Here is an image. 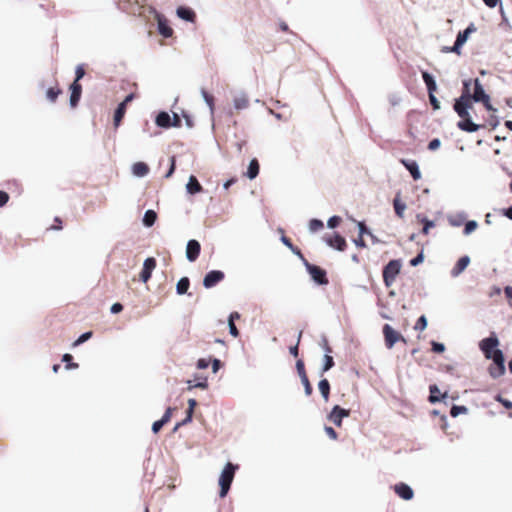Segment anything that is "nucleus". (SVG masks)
I'll list each match as a JSON object with an SVG mask.
<instances>
[{"instance_id":"f257e3e1","label":"nucleus","mask_w":512,"mask_h":512,"mask_svg":"<svg viewBox=\"0 0 512 512\" xmlns=\"http://www.w3.org/2000/svg\"><path fill=\"white\" fill-rule=\"evenodd\" d=\"M237 469L238 465L233 464L231 462H227L226 465L224 466L218 480V484L220 487L219 496L221 498L226 497V495L228 494Z\"/></svg>"},{"instance_id":"f03ea898","label":"nucleus","mask_w":512,"mask_h":512,"mask_svg":"<svg viewBox=\"0 0 512 512\" xmlns=\"http://www.w3.org/2000/svg\"><path fill=\"white\" fill-rule=\"evenodd\" d=\"M402 268L401 259L390 260L382 270L383 282L386 287H391Z\"/></svg>"},{"instance_id":"7ed1b4c3","label":"nucleus","mask_w":512,"mask_h":512,"mask_svg":"<svg viewBox=\"0 0 512 512\" xmlns=\"http://www.w3.org/2000/svg\"><path fill=\"white\" fill-rule=\"evenodd\" d=\"M499 339L495 332H491L490 335L486 338H483L479 342V349L485 356V358H492L496 355L499 346Z\"/></svg>"},{"instance_id":"20e7f679","label":"nucleus","mask_w":512,"mask_h":512,"mask_svg":"<svg viewBox=\"0 0 512 512\" xmlns=\"http://www.w3.org/2000/svg\"><path fill=\"white\" fill-rule=\"evenodd\" d=\"M303 265L315 284L324 286L329 283L327 272L325 269L310 263L307 259L304 260Z\"/></svg>"},{"instance_id":"39448f33","label":"nucleus","mask_w":512,"mask_h":512,"mask_svg":"<svg viewBox=\"0 0 512 512\" xmlns=\"http://www.w3.org/2000/svg\"><path fill=\"white\" fill-rule=\"evenodd\" d=\"M488 359L492 361L488 368V372L491 378L497 379L505 374V358L502 350H497L496 355Z\"/></svg>"},{"instance_id":"423d86ee","label":"nucleus","mask_w":512,"mask_h":512,"mask_svg":"<svg viewBox=\"0 0 512 512\" xmlns=\"http://www.w3.org/2000/svg\"><path fill=\"white\" fill-rule=\"evenodd\" d=\"M382 332L384 336L385 346L388 349H392L394 345L399 341L406 343V339L404 338V336L400 332L396 331L390 324H384Z\"/></svg>"},{"instance_id":"0eeeda50","label":"nucleus","mask_w":512,"mask_h":512,"mask_svg":"<svg viewBox=\"0 0 512 512\" xmlns=\"http://www.w3.org/2000/svg\"><path fill=\"white\" fill-rule=\"evenodd\" d=\"M473 101L466 96H459L454 99L453 110L460 117L464 118L470 114L473 107Z\"/></svg>"},{"instance_id":"6e6552de","label":"nucleus","mask_w":512,"mask_h":512,"mask_svg":"<svg viewBox=\"0 0 512 512\" xmlns=\"http://www.w3.org/2000/svg\"><path fill=\"white\" fill-rule=\"evenodd\" d=\"M350 416V410L334 405L331 411L327 414V420L332 422L335 426L341 427L344 418Z\"/></svg>"},{"instance_id":"1a4fd4ad","label":"nucleus","mask_w":512,"mask_h":512,"mask_svg":"<svg viewBox=\"0 0 512 512\" xmlns=\"http://www.w3.org/2000/svg\"><path fill=\"white\" fill-rule=\"evenodd\" d=\"M134 98V94L133 93H130L128 95H126V97L123 99V101H121L116 109L114 110V115H113V125L115 128H118L125 116V113H126V109H127V105L129 102H131Z\"/></svg>"},{"instance_id":"9d476101","label":"nucleus","mask_w":512,"mask_h":512,"mask_svg":"<svg viewBox=\"0 0 512 512\" xmlns=\"http://www.w3.org/2000/svg\"><path fill=\"white\" fill-rule=\"evenodd\" d=\"M225 274L221 270H210L203 278V286L205 289H211L224 280Z\"/></svg>"},{"instance_id":"9b49d317","label":"nucleus","mask_w":512,"mask_h":512,"mask_svg":"<svg viewBox=\"0 0 512 512\" xmlns=\"http://www.w3.org/2000/svg\"><path fill=\"white\" fill-rule=\"evenodd\" d=\"M484 125L477 124L473 121L471 114L465 116L464 118H460L457 122V128L463 132L474 133L483 128Z\"/></svg>"},{"instance_id":"f8f14e48","label":"nucleus","mask_w":512,"mask_h":512,"mask_svg":"<svg viewBox=\"0 0 512 512\" xmlns=\"http://www.w3.org/2000/svg\"><path fill=\"white\" fill-rule=\"evenodd\" d=\"M323 239L329 247L337 251H344L347 247L346 239L337 232L332 236H325Z\"/></svg>"},{"instance_id":"ddd939ff","label":"nucleus","mask_w":512,"mask_h":512,"mask_svg":"<svg viewBox=\"0 0 512 512\" xmlns=\"http://www.w3.org/2000/svg\"><path fill=\"white\" fill-rule=\"evenodd\" d=\"M200 252H201L200 242L196 239L188 240L187 245H186V259L191 263L195 262L198 259Z\"/></svg>"},{"instance_id":"4468645a","label":"nucleus","mask_w":512,"mask_h":512,"mask_svg":"<svg viewBox=\"0 0 512 512\" xmlns=\"http://www.w3.org/2000/svg\"><path fill=\"white\" fill-rule=\"evenodd\" d=\"M156 267V259L154 257H148L144 260L142 270L140 272V280L143 283L148 282L152 276V272Z\"/></svg>"},{"instance_id":"2eb2a0df","label":"nucleus","mask_w":512,"mask_h":512,"mask_svg":"<svg viewBox=\"0 0 512 512\" xmlns=\"http://www.w3.org/2000/svg\"><path fill=\"white\" fill-rule=\"evenodd\" d=\"M395 493L403 500L409 501L414 497V491L408 484L400 482L394 485Z\"/></svg>"},{"instance_id":"dca6fc26","label":"nucleus","mask_w":512,"mask_h":512,"mask_svg":"<svg viewBox=\"0 0 512 512\" xmlns=\"http://www.w3.org/2000/svg\"><path fill=\"white\" fill-rule=\"evenodd\" d=\"M176 15L181 19L189 23H195L196 12L189 6L181 5L176 9Z\"/></svg>"},{"instance_id":"f3484780","label":"nucleus","mask_w":512,"mask_h":512,"mask_svg":"<svg viewBox=\"0 0 512 512\" xmlns=\"http://www.w3.org/2000/svg\"><path fill=\"white\" fill-rule=\"evenodd\" d=\"M70 90V98L69 105L71 108H75L78 106L81 95H82V85L80 83H71L69 86Z\"/></svg>"},{"instance_id":"a211bd4d","label":"nucleus","mask_w":512,"mask_h":512,"mask_svg":"<svg viewBox=\"0 0 512 512\" xmlns=\"http://www.w3.org/2000/svg\"><path fill=\"white\" fill-rule=\"evenodd\" d=\"M471 259L468 255H464L460 257L457 262L455 263L454 267L450 271V275L453 278L458 277L461 273L465 271V269L470 264Z\"/></svg>"},{"instance_id":"6ab92c4d","label":"nucleus","mask_w":512,"mask_h":512,"mask_svg":"<svg viewBox=\"0 0 512 512\" xmlns=\"http://www.w3.org/2000/svg\"><path fill=\"white\" fill-rule=\"evenodd\" d=\"M278 231L282 233L281 237H280V241L283 243V245H285L295 256H297L301 262L303 263L304 260H306V258L304 257L303 253L301 252V250L295 246L291 239L286 237L284 235V231L282 228H278Z\"/></svg>"},{"instance_id":"aec40b11","label":"nucleus","mask_w":512,"mask_h":512,"mask_svg":"<svg viewBox=\"0 0 512 512\" xmlns=\"http://www.w3.org/2000/svg\"><path fill=\"white\" fill-rule=\"evenodd\" d=\"M400 162L407 169L414 180H419L421 178V171L418 163L415 160L401 159Z\"/></svg>"},{"instance_id":"412c9836","label":"nucleus","mask_w":512,"mask_h":512,"mask_svg":"<svg viewBox=\"0 0 512 512\" xmlns=\"http://www.w3.org/2000/svg\"><path fill=\"white\" fill-rule=\"evenodd\" d=\"M447 392L441 393L437 384L429 385V396L428 401L431 404H435L441 401H444L447 398Z\"/></svg>"},{"instance_id":"4be33fe9","label":"nucleus","mask_w":512,"mask_h":512,"mask_svg":"<svg viewBox=\"0 0 512 512\" xmlns=\"http://www.w3.org/2000/svg\"><path fill=\"white\" fill-rule=\"evenodd\" d=\"M173 410L174 408L172 407H168L164 414L162 415V417L159 419V420H156L153 422L152 424V427H151V430L154 434H157L158 432H160V430L162 429V427L168 423L171 419V416H172V413H173Z\"/></svg>"},{"instance_id":"5701e85b","label":"nucleus","mask_w":512,"mask_h":512,"mask_svg":"<svg viewBox=\"0 0 512 512\" xmlns=\"http://www.w3.org/2000/svg\"><path fill=\"white\" fill-rule=\"evenodd\" d=\"M157 31L164 38H169L173 34V29L170 27L167 19L161 15L157 17Z\"/></svg>"},{"instance_id":"b1692460","label":"nucleus","mask_w":512,"mask_h":512,"mask_svg":"<svg viewBox=\"0 0 512 512\" xmlns=\"http://www.w3.org/2000/svg\"><path fill=\"white\" fill-rule=\"evenodd\" d=\"M473 85H474L473 93H471L469 98L474 103H479L480 100H482V98H484L487 95V93L478 78H475L473 80Z\"/></svg>"},{"instance_id":"393cba45","label":"nucleus","mask_w":512,"mask_h":512,"mask_svg":"<svg viewBox=\"0 0 512 512\" xmlns=\"http://www.w3.org/2000/svg\"><path fill=\"white\" fill-rule=\"evenodd\" d=\"M421 76L426 86L428 95L435 94V92L437 91V82L435 77L428 71H422Z\"/></svg>"},{"instance_id":"a878e982","label":"nucleus","mask_w":512,"mask_h":512,"mask_svg":"<svg viewBox=\"0 0 512 512\" xmlns=\"http://www.w3.org/2000/svg\"><path fill=\"white\" fill-rule=\"evenodd\" d=\"M155 124L162 129H170L174 123H170V114L167 111H159L155 117Z\"/></svg>"},{"instance_id":"bb28decb","label":"nucleus","mask_w":512,"mask_h":512,"mask_svg":"<svg viewBox=\"0 0 512 512\" xmlns=\"http://www.w3.org/2000/svg\"><path fill=\"white\" fill-rule=\"evenodd\" d=\"M467 219V214L464 211L457 212L455 214H449L447 221L452 227H460L464 224Z\"/></svg>"},{"instance_id":"cd10ccee","label":"nucleus","mask_w":512,"mask_h":512,"mask_svg":"<svg viewBox=\"0 0 512 512\" xmlns=\"http://www.w3.org/2000/svg\"><path fill=\"white\" fill-rule=\"evenodd\" d=\"M416 219L418 222H420L423 225L421 233L424 235H427L429 233L430 229L434 228L436 225L434 220L429 219L427 216H425L422 213H418L416 215Z\"/></svg>"},{"instance_id":"c85d7f7f","label":"nucleus","mask_w":512,"mask_h":512,"mask_svg":"<svg viewBox=\"0 0 512 512\" xmlns=\"http://www.w3.org/2000/svg\"><path fill=\"white\" fill-rule=\"evenodd\" d=\"M203 190L202 185L194 175H190L186 184V191L190 195H195Z\"/></svg>"},{"instance_id":"c756f323","label":"nucleus","mask_w":512,"mask_h":512,"mask_svg":"<svg viewBox=\"0 0 512 512\" xmlns=\"http://www.w3.org/2000/svg\"><path fill=\"white\" fill-rule=\"evenodd\" d=\"M132 174L135 177L142 178L145 177L149 173V166L145 162L139 161L135 162L132 167Z\"/></svg>"},{"instance_id":"7c9ffc66","label":"nucleus","mask_w":512,"mask_h":512,"mask_svg":"<svg viewBox=\"0 0 512 512\" xmlns=\"http://www.w3.org/2000/svg\"><path fill=\"white\" fill-rule=\"evenodd\" d=\"M393 207H394V211H395V214L399 217V218H403L404 217V212L407 208V205L406 203H404L402 200H401V192L398 191L395 195V198L393 199Z\"/></svg>"},{"instance_id":"2f4dec72","label":"nucleus","mask_w":512,"mask_h":512,"mask_svg":"<svg viewBox=\"0 0 512 512\" xmlns=\"http://www.w3.org/2000/svg\"><path fill=\"white\" fill-rule=\"evenodd\" d=\"M259 171H260V164L256 158H253L250 160V162L248 164L245 176L248 179L253 180L259 175Z\"/></svg>"},{"instance_id":"473e14b6","label":"nucleus","mask_w":512,"mask_h":512,"mask_svg":"<svg viewBox=\"0 0 512 512\" xmlns=\"http://www.w3.org/2000/svg\"><path fill=\"white\" fill-rule=\"evenodd\" d=\"M249 101L245 92H240L233 99V106L236 110H243L248 107Z\"/></svg>"},{"instance_id":"72a5a7b5","label":"nucleus","mask_w":512,"mask_h":512,"mask_svg":"<svg viewBox=\"0 0 512 512\" xmlns=\"http://www.w3.org/2000/svg\"><path fill=\"white\" fill-rule=\"evenodd\" d=\"M318 389H319V392H320L323 400L325 402H328L329 397H330V390H331V385H330V382L328 381V379L322 378L318 382Z\"/></svg>"},{"instance_id":"f704fd0d","label":"nucleus","mask_w":512,"mask_h":512,"mask_svg":"<svg viewBox=\"0 0 512 512\" xmlns=\"http://www.w3.org/2000/svg\"><path fill=\"white\" fill-rule=\"evenodd\" d=\"M156 220L157 213L152 209H148L143 215L142 224L144 227L150 228L155 224Z\"/></svg>"},{"instance_id":"c9c22d12","label":"nucleus","mask_w":512,"mask_h":512,"mask_svg":"<svg viewBox=\"0 0 512 512\" xmlns=\"http://www.w3.org/2000/svg\"><path fill=\"white\" fill-rule=\"evenodd\" d=\"M190 287V279L186 276L181 277L176 284V293L178 295L188 294Z\"/></svg>"},{"instance_id":"e433bc0d","label":"nucleus","mask_w":512,"mask_h":512,"mask_svg":"<svg viewBox=\"0 0 512 512\" xmlns=\"http://www.w3.org/2000/svg\"><path fill=\"white\" fill-rule=\"evenodd\" d=\"M335 366L334 358L329 354H324L323 356V364L319 371V376L323 377V375L332 369Z\"/></svg>"},{"instance_id":"4c0bfd02","label":"nucleus","mask_w":512,"mask_h":512,"mask_svg":"<svg viewBox=\"0 0 512 512\" xmlns=\"http://www.w3.org/2000/svg\"><path fill=\"white\" fill-rule=\"evenodd\" d=\"M477 30L474 23H470L463 31H459L457 38L460 39L464 44L467 42L469 36Z\"/></svg>"},{"instance_id":"58836bf2","label":"nucleus","mask_w":512,"mask_h":512,"mask_svg":"<svg viewBox=\"0 0 512 512\" xmlns=\"http://www.w3.org/2000/svg\"><path fill=\"white\" fill-rule=\"evenodd\" d=\"M324 227V223L322 220L318 218H312L309 220L308 229L311 233H315L321 230Z\"/></svg>"},{"instance_id":"ea45409f","label":"nucleus","mask_w":512,"mask_h":512,"mask_svg":"<svg viewBox=\"0 0 512 512\" xmlns=\"http://www.w3.org/2000/svg\"><path fill=\"white\" fill-rule=\"evenodd\" d=\"M62 362L65 363L66 370L77 369L79 367L78 363L73 362V356L69 353L63 354Z\"/></svg>"},{"instance_id":"a19ab883","label":"nucleus","mask_w":512,"mask_h":512,"mask_svg":"<svg viewBox=\"0 0 512 512\" xmlns=\"http://www.w3.org/2000/svg\"><path fill=\"white\" fill-rule=\"evenodd\" d=\"M467 413H468V408L464 405L453 404L452 407L450 408V415L453 418H456L459 415L467 414Z\"/></svg>"},{"instance_id":"79ce46f5","label":"nucleus","mask_w":512,"mask_h":512,"mask_svg":"<svg viewBox=\"0 0 512 512\" xmlns=\"http://www.w3.org/2000/svg\"><path fill=\"white\" fill-rule=\"evenodd\" d=\"M478 228V222L475 220H466L464 222L463 234L465 236L470 235Z\"/></svg>"},{"instance_id":"37998d69","label":"nucleus","mask_w":512,"mask_h":512,"mask_svg":"<svg viewBox=\"0 0 512 512\" xmlns=\"http://www.w3.org/2000/svg\"><path fill=\"white\" fill-rule=\"evenodd\" d=\"M93 336L92 331H86L78 336V338L72 343L73 347H77L87 342Z\"/></svg>"},{"instance_id":"c03bdc74","label":"nucleus","mask_w":512,"mask_h":512,"mask_svg":"<svg viewBox=\"0 0 512 512\" xmlns=\"http://www.w3.org/2000/svg\"><path fill=\"white\" fill-rule=\"evenodd\" d=\"M62 93L61 89L59 88H54V87H50L46 90V98L48 99V101H50L51 103H54L58 96Z\"/></svg>"},{"instance_id":"a18cd8bd","label":"nucleus","mask_w":512,"mask_h":512,"mask_svg":"<svg viewBox=\"0 0 512 512\" xmlns=\"http://www.w3.org/2000/svg\"><path fill=\"white\" fill-rule=\"evenodd\" d=\"M201 95H202V98H203L204 102L209 107L211 113H213V111H214V97L211 94H209L205 89H201Z\"/></svg>"},{"instance_id":"49530a36","label":"nucleus","mask_w":512,"mask_h":512,"mask_svg":"<svg viewBox=\"0 0 512 512\" xmlns=\"http://www.w3.org/2000/svg\"><path fill=\"white\" fill-rule=\"evenodd\" d=\"M208 378L206 376L198 377L197 381L193 384V386H189L188 389L200 388L207 389L208 388Z\"/></svg>"},{"instance_id":"de8ad7c7","label":"nucleus","mask_w":512,"mask_h":512,"mask_svg":"<svg viewBox=\"0 0 512 512\" xmlns=\"http://www.w3.org/2000/svg\"><path fill=\"white\" fill-rule=\"evenodd\" d=\"M427 325H428L427 317L425 315H421L417 319L414 329L418 330V331H424L427 328Z\"/></svg>"},{"instance_id":"09e8293b","label":"nucleus","mask_w":512,"mask_h":512,"mask_svg":"<svg viewBox=\"0 0 512 512\" xmlns=\"http://www.w3.org/2000/svg\"><path fill=\"white\" fill-rule=\"evenodd\" d=\"M472 83H473L472 79H465V80H463V82H462V91H461V95L460 96H466L468 98L470 97V95H471L470 87H471Z\"/></svg>"},{"instance_id":"8fccbe9b","label":"nucleus","mask_w":512,"mask_h":512,"mask_svg":"<svg viewBox=\"0 0 512 512\" xmlns=\"http://www.w3.org/2000/svg\"><path fill=\"white\" fill-rule=\"evenodd\" d=\"M358 233L360 236L372 234L371 229L366 225L364 221H357Z\"/></svg>"},{"instance_id":"3c124183","label":"nucleus","mask_w":512,"mask_h":512,"mask_svg":"<svg viewBox=\"0 0 512 512\" xmlns=\"http://www.w3.org/2000/svg\"><path fill=\"white\" fill-rule=\"evenodd\" d=\"M85 76V69L83 64H79L75 68V79L72 83H80V80Z\"/></svg>"},{"instance_id":"603ef678","label":"nucleus","mask_w":512,"mask_h":512,"mask_svg":"<svg viewBox=\"0 0 512 512\" xmlns=\"http://www.w3.org/2000/svg\"><path fill=\"white\" fill-rule=\"evenodd\" d=\"M341 221H342V219H341V217H340V216H338V215H333V216H331V217L328 219V221H327V227H328L329 229H335V228H337V227L340 225Z\"/></svg>"},{"instance_id":"864d4df0","label":"nucleus","mask_w":512,"mask_h":512,"mask_svg":"<svg viewBox=\"0 0 512 512\" xmlns=\"http://www.w3.org/2000/svg\"><path fill=\"white\" fill-rule=\"evenodd\" d=\"M295 367H296V370H297V373H298L300 379H302V377L307 376L306 370H305V363L302 359H298L296 361Z\"/></svg>"},{"instance_id":"5fc2aeb1","label":"nucleus","mask_w":512,"mask_h":512,"mask_svg":"<svg viewBox=\"0 0 512 512\" xmlns=\"http://www.w3.org/2000/svg\"><path fill=\"white\" fill-rule=\"evenodd\" d=\"M300 380H301V383H302V385L304 387L305 395L306 396H310L312 394V392H313V388H312V385H311V383H310V381L308 379V376L302 377V379H300Z\"/></svg>"},{"instance_id":"6e6d98bb","label":"nucleus","mask_w":512,"mask_h":512,"mask_svg":"<svg viewBox=\"0 0 512 512\" xmlns=\"http://www.w3.org/2000/svg\"><path fill=\"white\" fill-rule=\"evenodd\" d=\"M445 345L441 342H437L435 340H432L431 341V350L434 352V353H437V354H441L445 351Z\"/></svg>"},{"instance_id":"4d7b16f0","label":"nucleus","mask_w":512,"mask_h":512,"mask_svg":"<svg viewBox=\"0 0 512 512\" xmlns=\"http://www.w3.org/2000/svg\"><path fill=\"white\" fill-rule=\"evenodd\" d=\"M424 252L423 250L420 251L415 257H413L410 261H409V264L412 266V267H416L418 265H420L421 263H423L424 261Z\"/></svg>"},{"instance_id":"13d9d810","label":"nucleus","mask_w":512,"mask_h":512,"mask_svg":"<svg viewBox=\"0 0 512 512\" xmlns=\"http://www.w3.org/2000/svg\"><path fill=\"white\" fill-rule=\"evenodd\" d=\"M479 103H482L487 111L496 112L497 109L491 104L490 95L487 94Z\"/></svg>"},{"instance_id":"bf43d9fd","label":"nucleus","mask_w":512,"mask_h":512,"mask_svg":"<svg viewBox=\"0 0 512 512\" xmlns=\"http://www.w3.org/2000/svg\"><path fill=\"white\" fill-rule=\"evenodd\" d=\"M495 401L499 402L500 404L503 405L504 408L506 409H512V401H510L509 399H506L504 397L501 396V394H497L495 397H494Z\"/></svg>"},{"instance_id":"052dcab7","label":"nucleus","mask_w":512,"mask_h":512,"mask_svg":"<svg viewBox=\"0 0 512 512\" xmlns=\"http://www.w3.org/2000/svg\"><path fill=\"white\" fill-rule=\"evenodd\" d=\"M175 169H176V157L173 155L170 157V166H169V169L167 170V172L165 173L164 177L170 178L174 174Z\"/></svg>"},{"instance_id":"680f3d73","label":"nucleus","mask_w":512,"mask_h":512,"mask_svg":"<svg viewBox=\"0 0 512 512\" xmlns=\"http://www.w3.org/2000/svg\"><path fill=\"white\" fill-rule=\"evenodd\" d=\"M319 345L324 350L325 354H330L332 352L331 347L329 346L328 339L325 335L321 336V340Z\"/></svg>"},{"instance_id":"e2e57ef3","label":"nucleus","mask_w":512,"mask_h":512,"mask_svg":"<svg viewBox=\"0 0 512 512\" xmlns=\"http://www.w3.org/2000/svg\"><path fill=\"white\" fill-rule=\"evenodd\" d=\"M223 366V362L218 358L211 360V368L213 373H217Z\"/></svg>"},{"instance_id":"0e129e2a","label":"nucleus","mask_w":512,"mask_h":512,"mask_svg":"<svg viewBox=\"0 0 512 512\" xmlns=\"http://www.w3.org/2000/svg\"><path fill=\"white\" fill-rule=\"evenodd\" d=\"M170 123H174L172 125L174 128H180L182 126V121L176 112H173L172 116L170 115Z\"/></svg>"},{"instance_id":"69168bd1","label":"nucleus","mask_w":512,"mask_h":512,"mask_svg":"<svg viewBox=\"0 0 512 512\" xmlns=\"http://www.w3.org/2000/svg\"><path fill=\"white\" fill-rule=\"evenodd\" d=\"M324 431L325 433L327 434V436L332 439V440H337L338 438V433L336 432V430L331 427V426H325L324 427Z\"/></svg>"},{"instance_id":"338daca9","label":"nucleus","mask_w":512,"mask_h":512,"mask_svg":"<svg viewBox=\"0 0 512 512\" xmlns=\"http://www.w3.org/2000/svg\"><path fill=\"white\" fill-rule=\"evenodd\" d=\"M428 98H429V102H430L433 110H439L441 108L440 102L437 99V97L435 96V94L428 95Z\"/></svg>"},{"instance_id":"774afa93","label":"nucleus","mask_w":512,"mask_h":512,"mask_svg":"<svg viewBox=\"0 0 512 512\" xmlns=\"http://www.w3.org/2000/svg\"><path fill=\"white\" fill-rule=\"evenodd\" d=\"M441 146V140L439 138H433L432 140H430V142L428 143V149L430 151H435L437 150L438 148H440Z\"/></svg>"}]
</instances>
